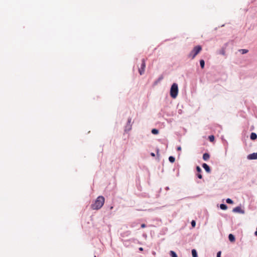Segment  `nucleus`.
Returning a JSON list of instances; mask_svg holds the SVG:
<instances>
[{
  "mask_svg": "<svg viewBox=\"0 0 257 257\" xmlns=\"http://www.w3.org/2000/svg\"><path fill=\"white\" fill-rule=\"evenodd\" d=\"M104 202V197L103 196H99L96 198L94 202L91 204V208L93 210H99L103 206Z\"/></svg>",
  "mask_w": 257,
  "mask_h": 257,
  "instance_id": "f257e3e1",
  "label": "nucleus"
},
{
  "mask_svg": "<svg viewBox=\"0 0 257 257\" xmlns=\"http://www.w3.org/2000/svg\"><path fill=\"white\" fill-rule=\"evenodd\" d=\"M178 85L176 83H174L170 89V94L172 98L175 99L177 97L178 94Z\"/></svg>",
  "mask_w": 257,
  "mask_h": 257,
  "instance_id": "f03ea898",
  "label": "nucleus"
},
{
  "mask_svg": "<svg viewBox=\"0 0 257 257\" xmlns=\"http://www.w3.org/2000/svg\"><path fill=\"white\" fill-rule=\"evenodd\" d=\"M202 50V47L200 45L196 46L188 55V57L193 59Z\"/></svg>",
  "mask_w": 257,
  "mask_h": 257,
  "instance_id": "7ed1b4c3",
  "label": "nucleus"
},
{
  "mask_svg": "<svg viewBox=\"0 0 257 257\" xmlns=\"http://www.w3.org/2000/svg\"><path fill=\"white\" fill-rule=\"evenodd\" d=\"M123 245L126 247L132 246V243H139L140 241L135 238H132L128 239H121Z\"/></svg>",
  "mask_w": 257,
  "mask_h": 257,
  "instance_id": "20e7f679",
  "label": "nucleus"
},
{
  "mask_svg": "<svg viewBox=\"0 0 257 257\" xmlns=\"http://www.w3.org/2000/svg\"><path fill=\"white\" fill-rule=\"evenodd\" d=\"M131 121L132 118L131 117H128L127 119V123L124 127L125 133H127L132 130Z\"/></svg>",
  "mask_w": 257,
  "mask_h": 257,
  "instance_id": "39448f33",
  "label": "nucleus"
},
{
  "mask_svg": "<svg viewBox=\"0 0 257 257\" xmlns=\"http://www.w3.org/2000/svg\"><path fill=\"white\" fill-rule=\"evenodd\" d=\"M145 67H146V62H145V59H143L142 60L141 65L140 67L139 68V72L140 75H142L144 73Z\"/></svg>",
  "mask_w": 257,
  "mask_h": 257,
  "instance_id": "423d86ee",
  "label": "nucleus"
},
{
  "mask_svg": "<svg viewBox=\"0 0 257 257\" xmlns=\"http://www.w3.org/2000/svg\"><path fill=\"white\" fill-rule=\"evenodd\" d=\"M232 211L233 212H237L241 214L244 213V211L242 210L240 206H237L233 209Z\"/></svg>",
  "mask_w": 257,
  "mask_h": 257,
  "instance_id": "0eeeda50",
  "label": "nucleus"
},
{
  "mask_svg": "<svg viewBox=\"0 0 257 257\" xmlns=\"http://www.w3.org/2000/svg\"><path fill=\"white\" fill-rule=\"evenodd\" d=\"M248 160H256L257 159V152L253 153L248 155L247 157Z\"/></svg>",
  "mask_w": 257,
  "mask_h": 257,
  "instance_id": "6e6552de",
  "label": "nucleus"
},
{
  "mask_svg": "<svg viewBox=\"0 0 257 257\" xmlns=\"http://www.w3.org/2000/svg\"><path fill=\"white\" fill-rule=\"evenodd\" d=\"M196 171L197 172V173L196 174L197 177L199 179H202V175L201 174L202 170L199 166L196 167Z\"/></svg>",
  "mask_w": 257,
  "mask_h": 257,
  "instance_id": "1a4fd4ad",
  "label": "nucleus"
},
{
  "mask_svg": "<svg viewBox=\"0 0 257 257\" xmlns=\"http://www.w3.org/2000/svg\"><path fill=\"white\" fill-rule=\"evenodd\" d=\"M131 234L130 230H126L120 233V236L122 237H125L130 236Z\"/></svg>",
  "mask_w": 257,
  "mask_h": 257,
  "instance_id": "9d476101",
  "label": "nucleus"
},
{
  "mask_svg": "<svg viewBox=\"0 0 257 257\" xmlns=\"http://www.w3.org/2000/svg\"><path fill=\"white\" fill-rule=\"evenodd\" d=\"M202 167L204 169L206 172L209 173L211 172V169L210 167L206 163H203L202 164Z\"/></svg>",
  "mask_w": 257,
  "mask_h": 257,
  "instance_id": "9b49d317",
  "label": "nucleus"
},
{
  "mask_svg": "<svg viewBox=\"0 0 257 257\" xmlns=\"http://www.w3.org/2000/svg\"><path fill=\"white\" fill-rule=\"evenodd\" d=\"M209 158H210V155L207 153H205L203 155V159L205 161H207V160H208Z\"/></svg>",
  "mask_w": 257,
  "mask_h": 257,
  "instance_id": "f8f14e48",
  "label": "nucleus"
},
{
  "mask_svg": "<svg viewBox=\"0 0 257 257\" xmlns=\"http://www.w3.org/2000/svg\"><path fill=\"white\" fill-rule=\"evenodd\" d=\"M250 138L252 140H255L257 139V135L255 133H251L250 136Z\"/></svg>",
  "mask_w": 257,
  "mask_h": 257,
  "instance_id": "ddd939ff",
  "label": "nucleus"
},
{
  "mask_svg": "<svg viewBox=\"0 0 257 257\" xmlns=\"http://www.w3.org/2000/svg\"><path fill=\"white\" fill-rule=\"evenodd\" d=\"M228 238H229V240L231 242L234 241L235 239L234 236L232 234H229Z\"/></svg>",
  "mask_w": 257,
  "mask_h": 257,
  "instance_id": "4468645a",
  "label": "nucleus"
},
{
  "mask_svg": "<svg viewBox=\"0 0 257 257\" xmlns=\"http://www.w3.org/2000/svg\"><path fill=\"white\" fill-rule=\"evenodd\" d=\"M192 255L193 257H198L197 251L195 249L192 250Z\"/></svg>",
  "mask_w": 257,
  "mask_h": 257,
  "instance_id": "2eb2a0df",
  "label": "nucleus"
},
{
  "mask_svg": "<svg viewBox=\"0 0 257 257\" xmlns=\"http://www.w3.org/2000/svg\"><path fill=\"white\" fill-rule=\"evenodd\" d=\"M138 224L139 223L137 222H133L130 224V226L131 228H134V227H137L138 226Z\"/></svg>",
  "mask_w": 257,
  "mask_h": 257,
  "instance_id": "dca6fc26",
  "label": "nucleus"
},
{
  "mask_svg": "<svg viewBox=\"0 0 257 257\" xmlns=\"http://www.w3.org/2000/svg\"><path fill=\"white\" fill-rule=\"evenodd\" d=\"M220 207L222 210H226L227 208V205L225 204H221Z\"/></svg>",
  "mask_w": 257,
  "mask_h": 257,
  "instance_id": "f3484780",
  "label": "nucleus"
},
{
  "mask_svg": "<svg viewBox=\"0 0 257 257\" xmlns=\"http://www.w3.org/2000/svg\"><path fill=\"white\" fill-rule=\"evenodd\" d=\"M170 254L172 257H178L176 253L174 251H170Z\"/></svg>",
  "mask_w": 257,
  "mask_h": 257,
  "instance_id": "a211bd4d",
  "label": "nucleus"
},
{
  "mask_svg": "<svg viewBox=\"0 0 257 257\" xmlns=\"http://www.w3.org/2000/svg\"><path fill=\"white\" fill-rule=\"evenodd\" d=\"M200 64L202 69L204 68L205 65V62L203 60H200Z\"/></svg>",
  "mask_w": 257,
  "mask_h": 257,
  "instance_id": "6ab92c4d",
  "label": "nucleus"
},
{
  "mask_svg": "<svg viewBox=\"0 0 257 257\" xmlns=\"http://www.w3.org/2000/svg\"><path fill=\"white\" fill-rule=\"evenodd\" d=\"M151 132L154 135H157L159 133V131L157 129L153 128Z\"/></svg>",
  "mask_w": 257,
  "mask_h": 257,
  "instance_id": "aec40b11",
  "label": "nucleus"
},
{
  "mask_svg": "<svg viewBox=\"0 0 257 257\" xmlns=\"http://www.w3.org/2000/svg\"><path fill=\"white\" fill-rule=\"evenodd\" d=\"M175 158L173 156H170L169 157V161L171 163H174L175 162Z\"/></svg>",
  "mask_w": 257,
  "mask_h": 257,
  "instance_id": "412c9836",
  "label": "nucleus"
},
{
  "mask_svg": "<svg viewBox=\"0 0 257 257\" xmlns=\"http://www.w3.org/2000/svg\"><path fill=\"white\" fill-rule=\"evenodd\" d=\"M239 51L241 52V54H244L247 53L248 51L247 49H240Z\"/></svg>",
  "mask_w": 257,
  "mask_h": 257,
  "instance_id": "4be33fe9",
  "label": "nucleus"
},
{
  "mask_svg": "<svg viewBox=\"0 0 257 257\" xmlns=\"http://www.w3.org/2000/svg\"><path fill=\"white\" fill-rule=\"evenodd\" d=\"M208 139L211 142H212L214 141V137L213 135L209 136Z\"/></svg>",
  "mask_w": 257,
  "mask_h": 257,
  "instance_id": "5701e85b",
  "label": "nucleus"
},
{
  "mask_svg": "<svg viewBox=\"0 0 257 257\" xmlns=\"http://www.w3.org/2000/svg\"><path fill=\"white\" fill-rule=\"evenodd\" d=\"M226 202L228 204H232L233 203V201L230 198H227L226 200Z\"/></svg>",
  "mask_w": 257,
  "mask_h": 257,
  "instance_id": "b1692460",
  "label": "nucleus"
},
{
  "mask_svg": "<svg viewBox=\"0 0 257 257\" xmlns=\"http://www.w3.org/2000/svg\"><path fill=\"white\" fill-rule=\"evenodd\" d=\"M191 225H192V227H195V226L196 222H195V221L194 220H192V221H191Z\"/></svg>",
  "mask_w": 257,
  "mask_h": 257,
  "instance_id": "393cba45",
  "label": "nucleus"
},
{
  "mask_svg": "<svg viewBox=\"0 0 257 257\" xmlns=\"http://www.w3.org/2000/svg\"><path fill=\"white\" fill-rule=\"evenodd\" d=\"M220 255H221V251H220L217 253V257H221Z\"/></svg>",
  "mask_w": 257,
  "mask_h": 257,
  "instance_id": "a878e982",
  "label": "nucleus"
},
{
  "mask_svg": "<svg viewBox=\"0 0 257 257\" xmlns=\"http://www.w3.org/2000/svg\"><path fill=\"white\" fill-rule=\"evenodd\" d=\"M146 227V225L145 223H143L141 224V227L142 228H145Z\"/></svg>",
  "mask_w": 257,
  "mask_h": 257,
  "instance_id": "bb28decb",
  "label": "nucleus"
},
{
  "mask_svg": "<svg viewBox=\"0 0 257 257\" xmlns=\"http://www.w3.org/2000/svg\"><path fill=\"white\" fill-rule=\"evenodd\" d=\"M177 150L178 151H181V147L180 146L178 147H177Z\"/></svg>",
  "mask_w": 257,
  "mask_h": 257,
  "instance_id": "cd10ccee",
  "label": "nucleus"
},
{
  "mask_svg": "<svg viewBox=\"0 0 257 257\" xmlns=\"http://www.w3.org/2000/svg\"><path fill=\"white\" fill-rule=\"evenodd\" d=\"M139 249L140 251H143L144 250L143 248L142 247H139Z\"/></svg>",
  "mask_w": 257,
  "mask_h": 257,
  "instance_id": "c85d7f7f",
  "label": "nucleus"
},
{
  "mask_svg": "<svg viewBox=\"0 0 257 257\" xmlns=\"http://www.w3.org/2000/svg\"><path fill=\"white\" fill-rule=\"evenodd\" d=\"M151 155L152 156H153V157H154V156H155V154H154V153H152L151 154Z\"/></svg>",
  "mask_w": 257,
  "mask_h": 257,
  "instance_id": "c756f323",
  "label": "nucleus"
},
{
  "mask_svg": "<svg viewBox=\"0 0 257 257\" xmlns=\"http://www.w3.org/2000/svg\"><path fill=\"white\" fill-rule=\"evenodd\" d=\"M165 190H167H167H169V187H166L165 188Z\"/></svg>",
  "mask_w": 257,
  "mask_h": 257,
  "instance_id": "7c9ffc66",
  "label": "nucleus"
},
{
  "mask_svg": "<svg viewBox=\"0 0 257 257\" xmlns=\"http://www.w3.org/2000/svg\"><path fill=\"white\" fill-rule=\"evenodd\" d=\"M143 235L144 237H147V234H144Z\"/></svg>",
  "mask_w": 257,
  "mask_h": 257,
  "instance_id": "2f4dec72",
  "label": "nucleus"
}]
</instances>
